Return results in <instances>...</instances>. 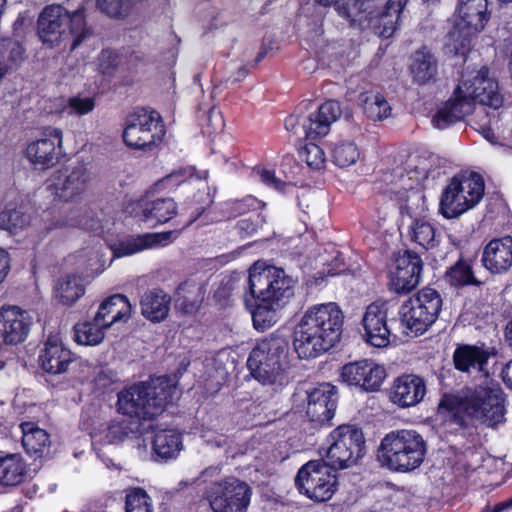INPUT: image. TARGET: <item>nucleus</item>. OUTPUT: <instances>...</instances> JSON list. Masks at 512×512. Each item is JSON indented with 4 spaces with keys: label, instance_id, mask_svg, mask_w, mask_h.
I'll list each match as a JSON object with an SVG mask.
<instances>
[{
    "label": "nucleus",
    "instance_id": "50",
    "mask_svg": "<svg viewBox=\"0 0 512 512\" xmlns=\"http://www.w3.org/2000/svg\"><path fill=\"white\" fill-rule=\"evenodd\" d=\"M125 512H153L152 499L145 489L141 487L125 489Z\"/></svg>",
    "mask_w": 512,
    "mask_h": 512
},
{
    "label": "nucleus",
    "instance_id": "14",
    "mask_svg": "<svg viewBox=\"0 0 512 512\" xmlns=\"http://www.w3.org/2000/svg\"><path fill=\"white\" fill-rule=\"evenodd\" d=\"M251 495V487L235 477L212 483L204 492L214 512H246Z\"/></svg>",
    "mask_w": 512,
    "mask_h": 512
},
{
    "label": "nucleus",
    "instance_id": "60",
    "mask_svg": "<svg viewBox=\"0 0 512 512\" xmlns=\"http://www.w3.org/2000/svg\"><path fill=\"white\" fill-rule=\"evenodd\" d=\"M261 181L268 187L274 188L278 191H284L286 183L276 176L273 169L263 168L259 173Z\"/></svg>",
    "mask_w": 512,
    "mask_h": 512
},
{
    "label": "nucleus",
    "instance_id": "48",
    "mask_svg": "<svg viewBox=\"0 0 512 512\" xmlns=\"http://www.w3.org/2000/svg\"><path fill=\"white\" fill-rule=\"evenodd\" d=\"M262 202L252 195L242 199L229 200L224 203L223 213L228 219L237 218L245 214H252L262 209Z\"/></svg>",
    "mask_w": 512,
    "mask_h": 512
},
{
    "label": "nucleus",
    "instance_id": "15",
    "mask_svg": "<svg viewBox=\"0 0 512 512\" xmlns=\"http://www.w3.org/2000/svg\"><path fill=\"white\" fill-rule=\"evenodd\" d=\"M423 268L424 263L418 253L409 249L400 250L388 273L389 291L397 295L409 294L420 284Z\"/></svg>",
    "mask_w": 512,
    "mask_h": 512
},
{
    "label": "nucleus",
    "instance_id": "30",
    "mask_svg": "<svg viewBox=\"0 0 512 512\" xmlns=\"http://www.w3.org/2000/svg\"><path fill=\"white\" fill-rule=\"evenodd\" d=\"M474 260L460 255L458 260L447 268L444 279L450 287L462 289L465 287L481 288L488 282V278L479 277L473 267Z\"/></svg>",
    "mask_w": 512,
    "mask_h": 512
},
{
    "label": "nucleus",
    "instance_id": "2",
    "mask_svg": "<svg viewBox=\"0 0 512 512\" xmlns=\"http://www.w3.org/2000/svg\"><path fill=\"white\" fill-rule=\"evenodd\" d=\"M344 314L335 302L315 305L302 316L293 333V346L300 359H314L341 339Z\"/></svg>",
    "mask_w": 512,
    "mask_h": 512
},
{
    "label": "nucleus",
    "instance_id": "8",
    "mask_svg": "<svg viewBox=\"0 0 512 512\" xmlns=\"http://www.w3.org/2000/svg\"><path fill=\"white\" fill-rule=\"evenodd\" d=\"M342 115L341 104L337 100L329 99L323 102L316 111L311 113L303 123L305 137L309 140L298 150L299 158L304 161L312 170L325 168L326 156L324 150L313 143L312 140H319L325 137L331 128Z\"/></svg>",
    "mask_w": 512,
    "mask_h": 512
},
{
    "label": "nucleus",
    "instance_id": "61",
    "mask_svg": "<svg viewBox=\"0 0 512 512\" xmlns=\"http://www.w3.org/2000/svg\"><path fill=\"white\" fill-rule=\"evenodd\" d=\"M173 232H158V233H146L144 239L146 241L147 248L154 247L158 244H167L172 238Z\"/></svg>",
    "mask_w": 512,
    "mask_h": 512
},
{
    "label": "nucleus",
    "instance_id": "43",
    "mask_svg": "<svg viewBox=\"0 0 512 512\" xmlns=\"http://www.w3.org/2000/svg\"><path fill=\"white\" fill-rule=\"evenodd\" d=\"M141 424L130 418H114L110 420L105 431V440L109 444H119L130 435L139 434Z\"/></svg>",
    "mask_w": 512,
    "mask_h": 512
},
{
    "label": "nucleus",
    "instance_id": "51",
    "mask_svg": "<svg viewBox=\"0 0 512 512\" xmlns=\"http://www.w3.org/2000/svg\"><path fill=\"white\" fill-rule=\"evenodd\" d=\"M85 293V287L76 276H67L57 286L59 301L67 306L73 305Z\"/></svg>",
    "mask_w": 512,
    "mask_h": 512
},
{
    "label": "nucleus",
    "instance_id": "64",
    "mask_svg": "<svg viewBox=\"0 0 512 512\" xmlns=\"http://www.w3.org/2000/svg\"><path fill=\"white\" fill-rule=\"evenodd\" d=\"M501 378L506 387L512 390V359L502 368Z\"/></svg>",
    "mask_w": 512,
    "mask_h": 512
},
{
    "label": "nucleus",
    "instance_id": "57",
    "mask_svg": "<svg viewBox=\"0 0 512 512\" xmlns=\"http://www.w3.org/2000/svg\"><path fill=\"white\" fill-rule=\"evenodd\" d=\"M406 194V199L400 205V213L402 215H407L410 218H413L415 215V209L413 208V205L420 201L424 202L425 195L423 194V192L415 189L407 190Z\"/></svg>",
    "mask_w": 512,
    "mask_h": 512
},
{
    "label": "nucleus",
    "instance_id": "21",
    "mask_svg": "<svg viewBox=\"0 0 512 512\" xmlns=\"http://www.w3.org/2000/svg\"><path fill=\"white\" fill-rule=\"evenodd\" d=\"M90 173L84 165L67 169L56 170L48 179V189L64 202L80 197L88 188Z\"/></svg>",
    "mask_w": 512,
    "mask_h": 512
},
{
    "label": "nucleus",
    "instance_id": "22",
    "mask_svg": "<svg viewBox=\"0 0 512 512\" xmlns=\"http://www.w3.org/2000/svg\"><path fill=\"white\" fill-rule=\"evenodd\" d=\"M386 302H372L366 307L362 318L366 343L376 348H384L390 343L391 328L388 324Z\"/></svg>",
    "mask_w": 512,
    "mask_h": 512
},
{
    "label": "nucleus",
    "instance_id": "54",
    "mask_svg": "<svg viewBox=\"0 0 512 512\" xmlns=\"http://www.w3.org/2000/svg\"><path fill=\"white\" fill-rule=\"evenodd\" d=\"M266 223V218L259 210L249 216L239 219L236 222L235 229L240 238L245 239L254 236L259 229Z\"/></svg>",
    "mask_w": 512,
    "mask_h": 512
},
{
    "label": "nucleus",
    "instance_id": "32",
    "mask_svg": "<svg viewBox=\"0 0 512 512\" xmlns=\"http://www.w3.org/2000/svg\"><path fill=\"white\" fill-rule=\"evenodd\" d=\"M21 442L25 452L34 460L41 459L49 453L50 435L45 429L32 421L21 422L18 426Z\"/></svg>",
    "mask_w": 512,
    "mask_h": 512
},
{
    "label": "nucleus",
    "instance_id": "12",
    "mask_svg": "<svg viewBox=\"0 0 512 512\" xmlns=\"http://www.w3.org/2000/svg\"><path fill=\"white\" fill-rule=\"evenodd\" d=\"M165 135V125L159 112L154 109L137 107L125 120L122 138L124 143L135 150L151 151Z\"/></svg>",
    "mask_w": 512,
    "mask_h": 512
},
{
    "label": "nucleus",
    "instance_id": "56",
    "mask_svg": "<svg viewBox=\"0 0 512 512\" xmlns=\"http://www.w3.org/2000/svg\"><path fill=\"white\" fill-rule=\"evenodd\" d=\"M188 180L187 173L184 169H179L171 172L170 174L164 176L160 180H158L154 184V189L156 191H172L182 184L186 183Z\"/></svg>",
    "mask_w": 512,
    "mask_h": 512
},
{
    "label": "nucleus",
    "instance_id": "47",
    "mask_svg": "<svg viewBox=\"0 0 512 512\" xmlns=\"http://www.w3.org/2000/svg\"><path fill=\"white\" fill-rule=\"evenodd\" d=\"M30 215L27 213L24 205H13L7 203L2 210V230L13 232L16 229H22L29 225Z\"/></svg>",
    "mask_w": 512,
    "mask_h": 512
},
{
    "label": "nucleus",
    "instance_id": "58",
    "mask_svg": "<svg viewBox=\"0 0 512 512\" xmlns=\"http://www.w3.org/2000/svg\"><path fill=\"white\" fill-rule=\"evenodd\" d=\"M68 105L76 114L85 115L94 109L95 100L93 97L73 96L69 98Z\"/></svg>",
    "mask_w": 512,
    "mask_h": 512
},
{
    "label": "nucleus",
    "instance_id": "6",
    "mask_svg": "<svg viewBox=\"0 0 512 512\" xmlns=\"http://www.w3.org/2000/svg\"><path fill=\"white\" fill-rule=\"evenodd\" d=\"M37 34L44 45L58 46L72 37L70 50L74 51L91 34L83 9L69 13L61 5H48L37 20Z\"/></svg>",
    "mask_w": 512,
    "mask_h": 512
},
{
    "label": "nucleus",
    "instance_id": "39",
    "mask_svg": "<svg viewBox=\"0 0 512 512\" xmlns=\"http://www.w3.org/2000/svg\"><path fill=\"white\" fill-rule=\"evenodd\" d=\"M182 449V435L174 429H161L154 433L152 450L156 456L168 460L175 458Z\"/></svg>",
    "mask_w": 512,
    "mask_h": 512
},
{
    "label": "nucleus",
    "instance_id": "11",
    "mask_svg": "<svg viewBox=\"0 0 512 512\" xmlns=\"http://www.w3.org/2000/svg\"><path fill=\"white\" fill-rule=\"evenodd\" d=\"M443 300L440 293L429 286L420 289L405 301L399 311L407 334L420 336L438 319Z\"/></svg>",
    "mask_w": 512,
    "mask_h": 512
},
{
    "label": "nucleus",
    "instance_id": "52",
    "mask_svg": "<svg viewBox=\"0 0 512 512\" xmlns=\"http://www.w3.org/2000/svg\"><path fill=\"white\" fill-rule=\"evenodd\" d=\"M477 34L466 28L463 24L457 23L454 30L450 32V38L453 41L452 52L455 55L466 57L470 52L472 38Z\"/></svg>",
    "mask_w": 512,
    "mask_h": 512
},
{
    "label": "nucleus",
    "instance_id": "59",
    "mask_svg": "<svg viewBox=\"0 0 512 512\" xmlns=\"http://www.w3.org/2000/svg\"><path fill=\"white\" fill-rule=\"evenodd\" d=\"M349 271L348 264L345 261L343 253L337 252L333 259L326 264L325 273L328 276H337Z\"/></svg>",
    "mask_w": 512,
    "mask_h": 512
},
{
    "label": "nucleus",
    "instance_id": "1",
    "mask_svg": "<svg viewBox=\"0 0 512 512\" xmlns=\"http://www.w3.org/2000/svg\"><path fill=\"white\" fill-rule=\"evenodd\" d=\"M436 413L441 425L455 435L477 424L494 429L505 422L506 394L497 380L484 378L458 393H443Z\"/></svg>",
    "mask_w": 512,
    "mask_h": 512
},
{
    "label": "nucleus",
    "instance_id": "41",
    "mask_svg": "<svg viewBox=\"0 0 512 512\" xmlns=\"http://www.w3.org/2000/svg\"><path fill=\"white\" fill-rule=\"evenodd\" d=\"M359 102L368 119L381 121L391 114V107L385 96L379 92H363L359 95Z\"/></svg>",
    "mask_w": 512,
    "mask_h": 512
},
{
    "label": "nucleus",
    "instance_id": "31",
    "mask_svg": "<svg viewBox=\"0 0 512 512\" xmlns=\"http://www.w3.org/2000/svg\"><path fill=\"white\" fill-rule=\"evenodd\" d=\"M456 11L459 23L474 33L483 31L491 18L488 0H458Z\"/></svg>",
    "mask_w": 512,
    "mask_h": 512
},
{
    "label": "nucleus",
    "instance_id": "63",
    "mask_svg": "<svg viewBox=\"0 0 512 512\" xmlns=\"http://www.w3.org/2000/svg\"><path fill=\"white\" fill-rule=\"evenodd\" d=\"M512 509V497L496 503L493 507L486 506L481 512H503Z\"/></svg>",
    "mask_w": 512,
    "mask_h": 512
},
{
    "label": "nucleus",
    "instance_id": "45",
    "mask_svg": "<svg viewBox=\"0 0 512 512\" xmlns=\"http://www.w3.org/2000/svg\"><path fill=\"white\" fill-rule=\"evenodd\" d=\"M100 323L94 320L81 321L74 325V340L80 345L96 346L100 344L105 336L104 330Z\"/></svg>",
    "mask_w": 512,
    "mask_h": 512
},
{
    "label": "nucleus",
    "instance_id": "46",
    "mask_svg": "<svg viewBox=\"0 0 512 512\" xmlns=\"http://www.w3.org/2000/svg\"><path fill=\"white\" fill-rule=\"evenodd\" d=\"M123 51H128L126 47L120 49L104 48L97 57V70L105 78H113L124 60Z\"/></svg>",
    "mask_w": 512,
    "mask_h": 512
},
{
    "label": "nucleus",
    "instance_id": "44",
    "mask_svg": "<svg viewBox=\"0 0 512 512\" xmlns=\"http://www.w3.org/2000/svg\"><path fill=\"white\" fill-rule=\"evenodd\" d=\"M26 50L19 41L2 37V78L17 70L26 58Z\"/></svg>",
    "mask_w": 512,
    "mask_h": 512
},
{
    "label": "nucleus",
    "instance_id": "36",
    "mask_svg": "<svg viewBox=\"0 0 512 512\" xmlns=\"http://www.w3.org/2000/svg\"><path fill=\"white\" fill-rule=\"evenodd\" d=\"M204 296L203 285L192 279L181 282L175 291L176 305L184 315L196 314L204 301Z\"/></svg>",
    "mask_w": 512,
    "mask_h": 512
},
{
    "label": "nucleus",
    "instance_id": "35",
    "mask_svg": "<svg viewBox=\"0 0 512 512\" xmlns=\"http://www.w3.org/2000/svg\"><path fill=\"white\" fill-rule=\"evenodd\" d=\"M141 216L147 222L155 221L156 224H165L177 215V204L173 198H141L138 202Z\"/></svg>",
    "mask_w": 512,
    "mask_h": 512
},
{
    "label": "nucleus",
    "instance_id": "55",
    "mask_svg": "<svg viewBox=\"0 0 512 512\" xmlns=\"http://www.w3.org/2000/svg\"><path fill=\"white\" fill-rule=\"evenodd\" d=\"M100 9L111 18L124 19L132 8L130 0H97Z\"/></svg>",
    "mask_w": 512,
    "mask_h": 512
},
{
    "label": "nucleus",
    "instance_id": "37",
    "mask_svg": "<svg viewBox=\"0 0 512 512\" xmlns=\"http://www.w3.org/2000/svg\"><path fill=\"white\" fill-rule=\"evenodd\" d=\"M378 0H332L339 16L346 19L350 26L363 28L367 17L374 12Z\"/></svg>",
    "mask_w": 512,
    "mask_h": 512
},
{
    "label": "nucleus",
    "instance_id": "38",
    "mask_svg": "<svg viewBox=\"0 0 512 512\" xmlns=\"http://www.w3.org/2000/svg\"><path fill=\"white\" fill-rule=\"evenodd\" d=\"M410 71L418 84H426L435 80L438 74V61L426 46H422L412 55Z\"/></svg>",
    "mask_w": 512,
    "mask_h": 512
},
{
    "label": "nucleus",
    "instance_id": "7",
    "mask_svg": "<svg viewBox=\"0 0 512 512\" xmlns=\"http://www.w3.org/2000/svg\"><path fill=\"white\" fill-rule=\"evenodd\" d=\"M485 181L478 172H461L454 175L443 188L439 213L445 219L458 218L473 209L484 197Z\"/></svg>",
    "mask_w": 512,
    "mask_h": 512
},
{
    "label": "nucleus",
    "instance_id": "49",
    "mask_svg": "<svg viewBox=\"0 0 512 512\" xmlns=\"http://www.w3.org/2000/svg\"><path fill=\"white\" fill-rule=\"evenodd\" d=\"M332 162L340 167H349L357 162L360 157L358 146L353 141H340L331 151Z\"/></svg>",
    "mask_w": 512,
    "mask_h": 512
},
{
    "label": "nucleus",
    "instance_id": "40",
    "mask_svg": "<svg viewBox=\"0 0 512 512\" xmlns=\"http://www.w3.org/2000/svg\"><path fill=\"white\" fill-rule=\"evenodd\" d=\"M411 241L422 248L429 250L437 247L441 242V234L436 227L424 218L413 219L409 228Z\"/></svg>",
    "mask_w": 512,
    "mask_h": 512
},
{
    "label": "nucleus",
    "instance_id": "3",
    "mask_svg": "<svg viewBox=\"0 0 512 512\" xmlns=\"http://www.w3.org/2000/svg\"><path fill=\"white\" fill-rule=\"evenodd\" d=\"M173 390L161 378L139 381L117 393L116 411L139 424L153 421L172 401Z\"/></svg>",
    "mask_w": 512,
    "mask_h": 512
},
{
    "label": "nucleus",
    "instance_id": "24",
    "mask_svg": "<svg viewBox=\"0 0 512 512\" xmlns=\"http://www.w3.org/2000/svg\"><path fill=\"white\" fill-rule=\"evenodd\" d=\"M427 393L426 381L416 374H402L394 379L390 387L389 400L399 408L418 405Z\"/></svg>",
    "mask_w": 512,
    "mask_h": 512
},
{
    "label": "nucleus",
    "instance_id": "33",
    "mask_svg": "<svg viewBox=\"0 0 512 512\" xmlns=\"http://www.w3.org/2000/svg\"><path fill=\"white\" fill-rule=\"evenodd\" d=\"M170 304L169 294L160 288L150 289L141 296V314L152 323H160L168 317Z\"/></svg>",
    "mask_w": 512,
    "mask_h": 512
},
{
    "label": "nucleus",
    "instance_id": "17",
    "mask_svg": "<svg viewBox=\"0 0 512 512\" xmlns=\"http://www.w3.org/2000/svg\"><path fill=\"white\" fill-rule=\"evenodd\" d=\"M386 376L382 365L368 359L346 363L340 369L343 383L362 392L379 391Z\"/></svg>",
    "mask_w": 512,
    "mask_h": 512
},
{
    "label": "nucleus",
    "instance_id": "42",
    "mask_svg": "<svg viewBox=\"0 0 512 512\" xmlns=\"http://www.w3.org/2000/svg\"><path fill=\"white\" fill-rule=\"evenodd\" d=\"M27 465L20 454L2 456V485L16 486L25 481Z\"/></svg>",
    "mask_w": 512,
    "mask_h": 512
},
{
    "label": "nucleus",
    "instance_id": "53",
    "mask_svg": "<svg viewBox=\"0 0 512 512\" xmlns=\"http://www.w3.org/2000/svg\"><path fill=\"white\" fill-rule=\"evenodd\" d=\"M147 245L148 244L146 243L143 234L136 237L131 236L123 240H119L117 243L111 245L110 248L114 257L121 258L145 250L147 249Z\"/></svg>",
    "mask_w": 512,
    "mask_h": 512
},
{
    "label": "nucleus",
    "instance_id": "5",
    "mask_svg": "<svg viewBox=\"0 0 512 512\" xmlns=\"http://www.w3.org/2000/svg\"><path fill=\"white\" fill-rule=\"evenodd\" d=\"M428 450L424 436L415 429H396L381 439L376 460L395 473H410L424 462Z\"/></svg>",
    "mask_w": 512,
    "mask_h": 512
},
{
    "label": "nucleus",
    "instance_id": "20",
    "mask_svg": "<svg viewBox=\"0 0 512 512\" xmlns=\"http://www.w3.org/2000/svg\"><path fill=\"white\" fill-rule=\"evenodd\" d=\"M338 388L328 382L319 383L307 391L306 416L317 425H331L338 407Z\"/></svg>",
    "mask_w": 512,
    "mask_h": 512
},
{
    "label": "nucleus",
    "instance_id": "9",
    "mask_svg": "<svg viewBox=\"0 0 512 512\" xmlns=\"http://www.w3.org/2000/svg\"><path fill=\"white\" fill-rule=\"evenodd\" d=\"M296 280L283 268L255 262L249 269L245 294L260 301L284 302L294 295Z\"/></svg>",
    "mask_w": 512,
    "mask_h": 512
},
{
    "label": "nucleus",
    "instance_id": "13",
    "mask_svg": "<svg viewBox=\"0 0 512 512\" xmlns=\"http://www.w3.org/2000/svg\"><path fill=\"white\" fill-rule=\"evenodd\" d=\"M324 459L310 460L297 472L295 485L298 491L314 502H326L337 490V475Z\"/></svg>",
    "mask_w": 512,
    "mask_h": 512
},
{
    "label": "nucleus",
    "instance_id": "10",
    "mask_svg": "<svg viewBox=\"0 0 512 512\" xmlns=\"http://www.w3.org/2000/svg\"><path fill=\"white\" fill-rule=\"evenodd\" d=\"M325 459L334 471L356 464L366 453V440L356 425L342 424L333 429L322 446Z\"/></svg>",
    "mask_w": 512,
    "mask_h": 512
},
{
    "label": "nucleus",
    "instance_id": "4",
    "mask_svg": "<svg viewBox=\"0 0 512 512\" xmlns=\"http://www.w3.org/2000/svg\"><path fill=\"white\" fill-rule=\"evenodd\" d=\"M289 350L290 336L282 329H277L269 336L258 340L247 359V368L251 376L263 385L280 388L288 385Z\"/></svg>",
    "mask_w": 512,
    "mask_h": 512
},
{
    "label": "nucleus",
    "instance_id": "27",
    "mask_svg": "<svg viewBox=\"0 0 512 512\" xmlns=\"http://www.w3.org/2000/svg\"><path fill=\"white\" fill-rule=\"evenodd\" d=\"M473 112L460 87H455L452 95L436 111L432 124L437 129H446Z\"/></svg>",
    "mask_w": 512,
    "mask_h": 512
},
{
    "label": "nucleus",
    "instance_id": "19",
    "mask_svg": "<svg viewBox=\"0 0 512 512\" xmlns=\"http://www.w3.org/2000/svg\"><path fill=\"white\" fill-rule=\"evenodd\" d=\"M495 347H488L485 343L457 344L452 354L454 369L460 373L471 375L478 373L484 378L490 377L489 360L497 355Z\"/></svg>",
    "mask_w": 512,
    "mask_h": 512
},
{
    "label": "nucleus",
    "instance_id": "26",
    "mask_svg": "<svg viewBox=\"0 0 512 512\" xmlns=\"http://www.w3.org/2000/svg\"><path fill=\"white\" fill-rule=\"evenodd\" d=\"M2 341L5 344L16 345L26 340L32 318L26 310L18 306H2Z\"/></svg>",
    "mask_w": 512,
    "mask_h": 512
},
{
    "label": "nucleus",
    "instance_id": "16",
    "mask_svg": "<svg viewBox=\"0 0 512 512\" xmlns=\"http://www.w3.org/2000/svg\"><path fill=\"white\" fill-rule=\"evenodd\" d=\"M456 87H460L472 110L476 103L493 109L502 107L504 98L499 91L498 81L490 76L487 66H482L471 77L462 80Z\"/></svg>",
    "mask_w": 512,
    "mask_h": 512
},
{
    "label": "nucleus",
    "instance_id": "18",
    "mask_svg": "<svg viewBox=\"0 0 512 512\" xmlns=\"http://www.w3.org/2000/svg\"><path fill=\"white\" fill-rule=\"evenodd\" d=\"M42 134L41 138L27 145L25 154L31 164L46 170L58 164L63 156V132L59 128L47 127Z\"/></svg>",
    "mask_w": 512,
    "mask_h": 512
},
{
    "label": "nucleus",
    "instance_id": "62",
    "mask_svg": "<svg viewBox=\"0 0 512 512\" xmlns=\"http://www.w3.org/2000/svg\"><path fill=\"white\" fill-rule=\"evenodd\" d=\"M126 49L129 51H123V53L125 55L124 58L126 59L128 65L136 67L137 65L144 63L145 57L143 53L138 52L136 50H132L130 48Z\"/></svg>",
    "mask_w": 512,
    "mask_h": 512
},
{
    "label": "nucleus",
    "instance_id": "25",
    "mask_svg": "<svg viewBox=\"0 0 512 512\" xmlns=\"http://www.w3.org/2000/svg\"><path fill=\"white\" fill-rule=\"evenodd\" d=\"M481 263L492 275L507 273L512 267V236L491 239L483 248Z\"/></svg>",
    "mask_w": 512,
    "mask_h": 512
},
{
    "label": "nucleus",
    "instance_id": "29",
    "mask_svg": "<svg viewBox=\"0 0 512 512\" xmlns=\"http://www.w3.org/2000/svg\"><path fill=\"white\" fill-rule=\"evenodd\" d=\"M132 306L127 296L114 294L102 301L94 320L107 329L113 324L127 322L131 317Z\"/></svg>",
    "mask_w": 512,
    "mask_h": 512
},
{
    "label": "nucleus",
    "instance_id": "28",
    "mask_svg": "<svg viewBox=\"0 0 512 512\" xmlns=\"http://www.w3.org/2000/svg\"><path fill=\"white\" fill-rule=\"evenodd\" d=\"M73 360L71 350L53 337H48L38 359L41 369L51 375L65 373Z\"/></svg>",
    "mask_w": 512,
    "mask_h": 512
},
{
    "label": "nucleus",
    "instance_id": "23",
    "mask_svg": "<svg viewBox=\"0 0 512 512\" xmlns=\"http://www.w3.org/2000/svg\"><path fill=\"white\" fill-rule=\"evenodd\" d=\"M407 3L408 0H387L385 5L380 7L378 0L374 12L367 17L362 29H370L381 38L392 37L398 29L401 13Z\"/></svg>",
    "mask_w": 512,
    "mask_h": 512
},
{
    "label": "nucleus",
    "instance_id": "34",
    "mask_svg": "<svg viewBox=\"0 0 512 512\" xmlns=\"http://www.w3.org/2000/svg\"><path fill=\"white\" fill-rule=\"evenodd\" d=\"M244 303L251 312L253 327L258 332H264L278 322L281 303L260 301L248 294H244Z\"/></svg>",
    "mask_w": 512,
    "mask_h": 512
}]
</instances>
